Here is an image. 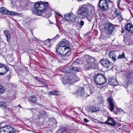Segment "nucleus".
I'll use <instances>...</instances> for the list:
<instances>
[{
  "instance_id": "obj_42",
  "label": "nucleus",
  "mask_w": 133,
  "mask_h": 133,
  "mask_svg": "<svg viewBox=\"0 0 133 133\" xmlns=\"http://www.w3.org/2000/svg\"><path fill=\"white\" fill-rule=\"evenodd\" d=\"M34 77L35 79H36V80H37L38 81H39V82L41 81V80H39V79H38V78L36 76V77Z\"/></svg>"
},
{
  "instance_id": "obj_5",
  "label": "nucleus",
  "mask_w": 133,
  "mask_h": 133,
  "mask_svg": "<svg viewBox=\"0 0 133 133\" xmlns=\"http://www.w3.org/2000/svg\"><path fill=\"white\" fill-rule=\"evenodd\" d=\"M79 79V78L77 77L75 75H72L69 77H65L62 79V82L64 84L67 83L71 84L76 82Z\"/></svg>"
},
{
  "instance_id": "obj_32",
  "label": "nucleus",
  "mask_w": 133,
  "mask_h": 133,
  "mask_svg": "<svg viewBox=\"0 0 133 133\" xmlns=\"http://www.w3.org/2000/svg\"><path fill=\"white\" fill-rule=\"evenodd\" d=\"M5 92L4 88L2 86L0 85V95L3 94Z\"/></svg>"
},
{
  "instance_id": "obj_54",
  "label": "nucleus",
  "mask_w": 133,
  "mask_h": 133,
  "mask_svg": "<svg viewBox=\"0 0 133 133\" xmlns=\"http://www.w3.org/2000/svg\"><path fill=\"white\" fill-rule=\"evenodd\" d=\"M92 7H93V8H94V7H93V6H92Z\"/></svg>"
},
{
  "instance_id": "obj_15",
  "label": "nucleus",
  "mask_w": 133,
  "mask_h": 133,
  "mask_svg": "<svg viewBox=\"0 0 133 133\" xmlns=\"http://www.w3.org/2000/svg\"><path fill=\"white\" fill-rule=\"evenodd\" d=\"M38 113V114L37 116V118L38 119L44 118L47 117V114L45 110H40L39 111Z\"/></svg>"
},
{
  "instance_id": "obj_9",
  "label": "nucleus",
  "mask_w": 133,
  "mask_h": 133,
  "mask_svg": "<svg viewBox=\"0 0 133 133\" xmlns=\"http://www.w3.org/2000/svg\"><path fill=\"white\" fill-rule=\"evenodd\" d=\"M99 63L104 68L110 69L113 67L112 63L106 59H101Z\"/></svg>"
},
{
  "instance_id": "obj_51",
  "label": "nucleus",
  "mask_w": 133,
  "mask_h": 133,
  "mask_svg": "<svg viewBox=\"0 0 133 133\" xmlns=\"http://www.w3.org/2000/svg\"><path fill=\"white\" fill-rule=\"evenodd\" d=\"M95 121H94V122H96V121H97V120H95Z\"/></svg>"
},
{
  "instance_id": "obj_38",
  "label": "nucleus",
  "mask_w": 133,
  "mask_h": 133,
  "mask_svg": "<svg viewBox=\"0 0 133 133\" xmlns=\"http://www.w3.org/2000/svg\"><path fill=\"white\" fill-rule=\"evenodd\" d=\"M6 36L7 37V41H8V40H9L10 38V34L9 33L7 34L6 35Z\"/></svg>"
},
{
  "instance_id": "obj_29",
  "label": "nucleus",
  "mask_w": 133,
  "mask_h": 133,
  "mask_svg": "<svg viewBox=\"0 0 133 133\" xmlns=\"http://www.w3.org/2000/svg\"><path fill=\"white\" fill-rule=\"evenodd\" d=\"M70 14L69 13V14H65L64 15V18L66 20L69 21L70 20Z\"/></svg>"
},
{
  "instance_id": "obj_31",
  "label": "nucleus",
  "mask_w": 133,
  "mask_h": 133,
  "mask_svg": "<svg viewBox=\"0 0 133 133\" xmlns=\"http://www.w3.org/2000/svg\"><path fill=\"white\" fill-rule=\"evenodd\" d=\"M58 92L56 90H54L50 92L49 93V95H57L58 94Z\"/></svg>"
},
{
  "instance_id": "obj_50",
  "label": "nucleus",
  "mask_w": 133,
  "mask_h": 133,
  "mask_svg": "<svg viewBox=\"0 0 133 133\" xmlns=\"http://www.w3.org/2000/svg\"><path fill=\"white\" fill-rule=\"evenodd\" d=\"M18 106H19L20 107V108L21 107L20 105L19 104L18 105Z\"/></svg>"
},
{
  "instance_id": "obj_47",
  "label": "nucleus",
  "mask_w": 133,
  "mask_h": 133,
  "mask_svg": "<svg viewBox=\"0 0 133 133\" xmlns=\"http://www.w3.org/2000/svg\"><path fill=\"white\" fill-rule=\"evenodd\" d=\"M125 44L127 45H129V43H128L127 42H126L125 43Z\"/></svg>"
},
{
  "instance_id": "obj_43",
  "label": "nucleus",
  "mask_w": 133,
  "mask_h": 133,
  "mask_svg": "<svg viewBox=\"0 0 133 133\" xmlns=\"http://www.w3.org/2000/svg\"><path fill=\"white\" fill-rule=\"evenodd\" d=\"M45 41L46 42V41H48L49 43H50L51 41L50 39H48L46 40H45Z\"/></svg>"
},
{
  "instance_id": "obj_11",
  "label": "nucleus",
  "mask_w": 133,
  "mask_h": 133,
  "mask_svg": "<svg viewBox=\"0 0 133 133\" xmlns=\"http://www.w3.org/2000/svg\"><path fill=\"white\" fill-rule=\"evenodd\" d=\"M9 70V68L4 64L0 63V75H3L6 73Z\"/></svg>"
},
{
  "instance_id": "obj_18",
  "label": "nucleus",
  "mask_w": 133,
  "mask_h": 133,
  "mask_svg": "<svg viewBox=\"0 0 133 133\" xmlns=\"http://www.w3.org/2000/svg\"><path fill=\"white\" fill-rule=\"evenodd\" d=\"M125 29L131 33H133V25L130 23H127L125 25Z\"/></svg>"
},
{
  "instance_id": "obj_22",
  "label": "nucleus",
  "mask_w": 133,
  "mask_h": 133,
  "mask_svg": "<svg viewBox=\"0 0 133 133\" xmlns=\"http://www.w3.org/2000/svg\"><path fill=\"white\" fill-rule=\"evenodd\" d=\"M0 11L2 14L10 15L11 11L6 10L4 8H1L0 9Z\"/></svg>"
},
{
  "instance_id": "obj_35",
  "label": "nucleus",
  "mask_w": 133,
  "mask_h": 133,
  "mask_svg": "<svg viewBox=\"0 0 133 133\" xmlns=\"http://www.w3.org/2000/svg\"><path fill=\"white\" fill-rule=\"evenodd\" d=\"M125 54L124 52H123L121 55H120L118 57V59H122L125 58Z\"/></svg>"
},
{
  "instance_id": "obj_56",
  "label": "nucleus",
  "mask_w": 133,
  "mask_h": 133,
  "mask_svg": "<svg viewBox=\"0 0 133 133\" xmlns=\"http://www.w3.org/2000/svg\"><path fill=\"white\" fill-rule=\"evenodd\" d=\"M109 1H110L109 0H108Z\"/></svg>"
},
{
  "instance_id": "obj_44",
  "label": "nucleus",
  "mask_w": 133,
  "mask_h": 133,
  "mask_svg": "<svg viewBox=\"0 0 133 133\" xmlns=\"http://www.w3.org/2000/svg\"><path fill=\"white\" fill-rule=\"evenodd\" d=\"M87 19L90 22H91V18H90V19H89V18L88 17H87Z\"/></svg>"
},
{
  "instance_id": "obj_23",
  "label": "nucleus",
  "mask_w": 133,
  "mask_h": 133,
  "mask_svg": "<svg viewBox=\"0 0 133 133\" xmlns=\"http://www.w3.org/2000/svg\"><path fill=\"white\" fill-rule=\"evenodd\" d=\"M92 59H93L94 60V62H93V64H92V69H97L98 68L97 61L96 60H95L94 58L92 57Z\"/></svg>"
},
{
  "instance_id": "obj_7",
  "label": "nucleus",
  "mask_w": 133,
  "mask_h": 133,
  "mask_svg": "<svg viewBox=\"0 0 133 133\" xmlns=\"http://www.w3.org/2000/svg\"><path fill=\"white\" fill-rule=\"evenodd\" d=\"M68 47H66L67 48L66 49V47L63 48L60 46H58V45H57L56 47V52L59 54L63 55H66L69 54L70 51V48H68Z\"/></svg>"
},
{
  "instance_id": "obj_10",
  "label": "nucleus",
  "mask_w": 133,
  "mask_h": 133,
  "mask_svg": "<svg viewBox=\"0 0 133 133\" xmlns=\"http://www.w3.org/2000/svg\"><path fill=\"white\" fill-rule=\"evenodd\" d=\"M84 58L86 59L87 64L85 66V68L86 70H89L91 67V57L88 55L85 56Z\"/></svg>"
},
{
  "instance_id": "obj_40",
  "label": "nucleus",
  "mask_w": 133,
  "mask_h": 133,
  "mask_svg": "<svg viewBox=\"0 0 133 133\" xmlns=\"http://www.w3.org/2000/svg\"><path fill=\"white\" fill-rule=\"evenodd\" d=\"M84 121L85 123H87L89 121L86 118H84Z\"/></svg>"
},
{
  "instance_id": "obj_6",
  "label": "nucleus",
  "mask_w": 133,
  "mask_h": 133,
  "mask_svg": "<svg viewBox=\"0 0 133 133\" xmlns=\"http://www.w3.org/2000/svg\"><path fill=\"white\" fill-rule=\"evenodd\" d=\"M98 7L102 11H107L109 9L108 3L107 0H99Z\"/></svg>"
},
{
  "instance_id": "obj_39",
  "label": "nucleus",
  "mask_w": 133,
  "mask_h": 133,
  "mask_svg": "<svg viewBox=\"0 0 133 133\" xmlns=\"http://www.w3.org/2000/svg\"><path fill=\"white\" fill-rule=\"evenodd\" d=\"M84 24V22L82 21L81 20V22H80V25L81 26H83Z\"/></svg>"
},
{
  "instance_id": "obj_13",
  "label": "nucleus",
  "mask_w": 133,
  "mask_h": 133,
  "mask_svg": "<svg viewBox=\"0 0 133 133\" xmlns=\"http://www.w3.org/2000/svg\"><path fill=\"white\" fill-rule=\"evenodd\" d=\"M57 45H58V46H60L63 48L65 47H66V48H65L66 49L67 48H66L67 47H69L68 48H70L69 42L66 40L60 42Z\"/></svg>"
},
{
  "instance_id": "obj_48",
  "label": "nucleus",
  "mask_w": 133,
  "mask_h": 133,
  "mask_svg": "<svg viewBox=\"0 0 133 133\" xmlns=\"http://www.w3.org/2000/svg\"><path fill=\"white\" fill-rule=\"evenodd\" d=\"M18 1V0H15V2L17 1Z\"/></svg>"
},
{
  "instance_id": "obj_8",
  "label": "nucleus",
  "mask_w": 133,
  "mask_h": 133,
  "mask_svg": "<svg viewBox=\"0 0 133 133\" xmlns=\"http://www.w3.org/2000/svg\"><path fill=\"white\" fill-rule=\"evenodd\" d=\"M15 130L9 125H5L0 128V133H14Z\"/></svg>"
},
{
  "instance_id": "obj_30",
  "label": "nucleus",
  "mask_w": 133,
  "mask_h": 133,
  "mask_svg": "<svg viewBox=\"0 0 133 133\" xmlns=\"http://www.w3.org/2000/svg\"><path fill=\"white\" fill-rule=\"evenodd\" d=\"M98 100H97L99 103L101 104L102 103L104 102V98L101 96L99 97Z\"/></svg>"
},
{
  "instance_id": "obj_17",
  "label": "nucleus",
  "mask_w": 133,
  "mask_h": 133,
  "mask_svg": "<svg viewBox=\"0 0 133 133\" xmlns=\"http://www.w3.org/2000/svg\"><path fill=\"white\" fill-rule=\"evenodd\" d=\"M40 5V2L39 3L38 2L35 5V10L36 12H34V14L35 15L38 16L41 15V9L39 8V5Z\"/></svg>"
},
{
  "instance_id": "obj_1",
  "label": "nucleus",
  "mask_w": 133,
  "mask_h": 133,
  "mask_svg": "<svg viewBox=\"0 0 133 133\" xmlns=\"http://www.w3.org/2000/svg\"><path fill=\"white\" fill-rule=\"evenodd\" d=\"M103 26L105 30V32L106 34L104 35L103 32H102L101 36L104 35L106 37H110L115 30L114 25L111 23L107 22L103 24Z\"/></svg>"
},
{
  "instance_id": "obj_49",
  "label": "nucleus",
  "mask_w": 133,
  "mask_h": 133,
  "mask_svg": "<svg viewBox=\"0 0 133 133\" xmlns=\"http://www.w3.org/2000/svg\"><path fill=\"white\" fill-rule=\"evenodd\" d=\"M90 85L91 86V85ZM91 87V86H89V88H90V87Z\"/></svg>"
},
{
  "instance_id": "obj_16",
  "label": "nucleus",
  "mask_w": 133,
  "mask_h": 133,
  "mask_svg": "<svg viewBox=\"0 0 133 133\" xmlns=\"http://www.w3.org/2000/svg\"><path fill=\"white\" fill-rule=\"evenodd\" d=\"M84 89V88L82 87L79 88L77 91L76 94L77 95L81 97H87V96H86V95L85 94Z\"/></svg>"
},
{
  "instance_id": "obj_3",
  "label": "nucleus",
  "mask_w": 133,
  "mask_h": 133,
  "mask_svg": "<svg viewBox=\"0 0 133 133\" xmlns=\"http://www.w3.org/2000/svg\"><path fill=\"white\" fill-rule=\"evenodd\" d=\"M94 81L97 85L103 84L107 81V79L104 75L101 74H98L95 76Z\"/></svg>"
},
{
  "instance_id": "obj_33",
  "label": "nucleus",
  "mask_w": 133,
  "mask_h": 133,
  "mask_svg": "<svg viewBox=\"0 0 133 133\" xmlns=\"http://www.w3.org/2000/svg\"><path fill=\"white\" fill-rule=\"evenodd\" d=\"M6 106L5 105V104L0 102V107L2 108V109L5 110Z\"/></svg>"
},
{
  "instance_id": "obj_28",
  "label": "nucleus",
  "mask_w": 133,
  "mask_h": 133,
  "mask_svg": "<svg viewBox=\"0 0 133 133\" xmlns=\"http://www.w3.org/2000/svg\"><path fill=\"white\" fill-rule=\"evenodd\" d=\"M99 110V108L97 106L93 105L92 106V112H96Z\"/></svg>"
},
{
  "instance_id": "obj_14",
  "label": "nucleus",
  "mask_w": 133,
  "mask_h": 133,
  "mask_svg": "<svg viewBox=\"0 0 133 133\" xmlns=\"http://www.w3.org/2000/svg\"><path fill=\"white\" fill-rule=\"evenodd\" d=\"M49 6V4L47 2H43L42 1L40 2V5L39 8L41 9V13L43 11L45 10Z\"/></svg>"
},
{
  "instance_id": "obj_12",
  "label": "nucleus",
  "mask_w": 133,
  "mask_h": 133,
  "mask_svg": "<svg viewBox=\"0 0 133 133\" xmlns=\"http://www.w3.org/2000/svg\"><path fill=\"white\" fill-rule=\"evenodd\" d=\"M114 12L115 13V14H114L113 15V17L111 18V19H114L116 17L118 16V17L119 18L120 20H122L123 18H122L121 11L119 9H115Z\"/></svg>"
},
{
  "instance_id": "obj_46",
  "label": "nucleus",
  "mask_w": 133,
  "mask_h": 133,
  "mask_svg": "<svg viewBox=\"0 0 133 133\" xmlns=\"http://www.w3.org/2000/svg\"><path fill=\"white\" fill-rule=\"evenodd\" d=\"M59 16L61 17L63 19V16L61 14H60V15H59Z\"/></svg>"
},
{
  "instance_id": "obj_27",
  "label": "nucleus",
  "mask_w": 133,
  "mask_h": 133,
  "mask_svg": "<svg viewBox=\"0 0 133 133\" xmlns=\"http://www.w3.org/2000/svg\"><path fill=\"white\" fill-rule=\"evenodd\" d=\"M70 18V20L69 21L72 22H74L76 19L77 16L72 13H71Z\"/></svg>"
},
{
  "instance_id": "obj_25",
  "label": "nucleus",
  "mask_w": 133,
  "mask_h": 133,
  "mask_svg": "<svg viewBox=\"0 0 133 133\" xmlns=\"http://www.w3.org/2000/svg\"><path fill=\"white\" fill-rule=\"evenodd\" d=\"M69 69L70 71L73 73L79 71L78 68L77 67H71L69 68Z\"/></svg>"
},
{
  "instance_id": "obj_57",
  "label": "nucleus",
  "mask_w": 133,
  "mask_h": 133,
  "mask_svg": "<svg viewBox=\"0 0 133 133\" xmlns=\"http://www.w3.org/2000/svg\"><path fill=\"white\" fill-rule=\"evenodd\" d=\"M122 133H124L122 132Z\"/></svg>"
},
{
  "instance_id": "obj_53",
  "label": "nucleus",
  "mask_w": 133,
  "mask_h": 133,
  "mask_svg": "<svg viewBox=\"0 0 133 133\" xmlns=\"http://www.w3.org/2000/svg\"><path fill=\"white\" fill-rule=\"evenodd\" d=\"M76 60H75V62H76Z\"/></svg>"
},
{
  "instance_id": "obj_4",
  "label": "nucleus",
  "mask_w": 133,
  "mask_h": 133,
  "mask_svg": "<svg viewBox=\"0 0 133 133\" xmlns=\"http://www.w3.org/2000/svg\"><path fill=\"white\" fill-rule=\"evenodd\" d=\"M107 101L109 104V109L110 111L113 112L115 108H116L118 111L122 112L123 111L121 109L117 108L116 104L112 97H109L107 99Z\"/></svg>"
},
{
  "instance_id": "obj_41",
  "label": "nucleus",
  "mask_w": 133,
  "mask_h": 133,
  "mask_svg": "<svg viewBox=\"0 0 133 133\" xmlns=\"http://www.w3.org/2000/svg\"><path fill=\"white\" fill-rule=\"evenodd\" d=\"M60 133H68L67 132L63 131V130H62L61 131V132Z\"/></svg>"
},
{
  "instance_id": "obj_37",
  "label": "nucleus",
  "mask_w": 133,
  "mask_h": 133,
  "mask_svg": "<svg viewBox=\"0 0 133 133\" xmlns=\"http://www.w3.org/2000/svg\"><path fill=\"white\" fill-rule=\"evenodd\" d=\"M6 111H12V109L11 108H10L6 106V108L5 110Z\"/></svg>"
},
{
  "instance_id": "obj_24",
  "label": "nucleus",
  "mask_w": 133,
  "mask_h": 133,
  "mask_svg": "<svg viewBox=\"0 0 133 133\" xmlns=\"http://www.w3.org/2000/svg\"><path fill=\"white\" fill-rule=\"evenodd\" d=\"M29 101L31 102L32 103H36L37 98L35 95H33L30 96L28 99Z\"/></svg>"
},
{
  "instance_id": "obj_36",
  "label": "nucleus",
  "mask_w": 133,
  "mask_h": 133,
  "mask_svg": "<svg viewBox=\"0 0 133 133\" xmlns=\"http://www.w3.org/2000/svg\"><path fill=\"white\" fill-rule=\"evenodd\" d=\"M20 14L19 13H17L16 12H13V11H11L10 14V15H19Z\"/></svg>"
},
{
  "instance_id": "obj_19",
  "label": "nucleus",
  "mask_w": 133,
  "mask_h": 133,
  "mask_svg": "<svg viewBox=\"0 0 133 133\" xmlns=\"http://www.w3.org/2000/svg\"><path fill=\"white\" fill-rule=\"evenodd\" d=\"M108 81L109 84L112 85H117L118 84V82L116 79L112 78H109Z\"/></svg>"
},
{
  "instance_id": "obj_55",
  "label": "nucleus",
  "mask_w": 133,
  "mask_h": 133,
  "mask_svg": "<svg viewBox=\"0 0 133 133\" xmlns=\"http://www.w3.org/2000/svg\"><path fill=\"white\" fill-rule=\"evenodd\" d=\"M92 7H93V8H94V7H93V6H92Z\"/></svg>"
},
{
  "instance_id": "obj_45",
  "label": "nucleus",
  "mask_w": 133,
  "mask_h": 133,
  "mask_svg": "<svg viewBox=\"0 0 133 133\" xmlns=\"http://www.w3.org/2000/svg\"><path fill=\"white\" fill-rule=\"evenodd\" d=\"M56 14L57 15H58L59 16V15H60V14L58 13V12H56Z\"/></svg>"
},
{
  "instance_id": "obj_2",
  "label": "nucleus",
  "mask_w": 133,
  "mask_h": 133,
  "mask_svg": "<svg viewBox=\"0 0 133 133\" xmlns=\"http://www.w3.org/2000/svg\"><path fill=\"white\" fill-rule=\"evenodd\" d=\"M87 4H83L80 6L77 10V14L84 17H87L89 11L87 8Z\"/></svg>"
},
{
  "instance_id": "obj_52",
  "label": "nucleus",
  "mask_w": 133,
  "mask_h": 133,
  "mask_svg": "<svg viewBox=\"0 0 133 133\" xmlns=\"http://www.w3.org/2000/svg\"><path fill=\"white\" fill-rule=\"evenodd\" d=\"M92 9H93V8H92Z\"/></svg>"
},
{
  "instance_id": "obj_20",
  "label": "nucleus",
  "mask_w": 133,
  "mask_h": 133,
  "mask_svg": "<svg viewBox=\"0 0 133 133\" xmlns=\"http://www.w3.org/2000/svg\"><path fill=\"white\" fill-rule=\"evenodd\" d=\"M109 57L112 59V60L115 61L116 59L115 52L114 51H111L109 54Z\"/></svg>"
},
{
  "instance_id": "obj_34",
  "label": "nucleus",
  "mask_w": 133,
  "mask_h": 133,
  "mask_svg": "<svg viewBox=\"0 0 133 133\" xmlns=\"http://www.w3.org/2000/svg\"><path fill=\"white\" fill-rule=\"evenodd\" d=\"M40 85H41V87H43L45 86L46 85V83L44 82H42L41 81H40Z\"/></svg>"
},
{
  "instance_id": "obj_21",
  "label": "nucleus",
  "mask_w": 133,
  "mask_h": 133,
  "mask_svg": "<svg viewBox=\"0 0 133 133\" xmlns=\"http://www.w3.org/2000/svg\"><path fill=\"white\" fill-rule=\"evenodd\" d=\"M107 123L108 124L112 126L115 125L116 123L114 120L111 118H108Z\"/></svg>"
},
{
  "instance_id": "obj_26",
  "label": "nucleus",
  "mask_w": 133,
  "mask_h": 133,
  "mask_svg": "<svg viewBox=\"0 0 133 133\" xmlns=\"http://www.w3.org/2000/svg\"><path fill=\"white\" fill-rule=\"evenodd\" d=\"M49 121L50 123L49 124L51 125L54 126V124H57L56 120L53 118H49Z\"/></svg>"
}]
</instances>
